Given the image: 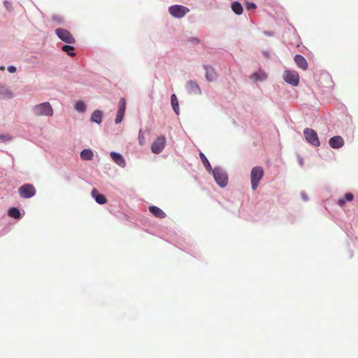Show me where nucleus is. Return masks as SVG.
<instances>
[{
    "label": "nucleus",
    "mask_w": 358,
    "mask_h": 358,
    "mask_svg": "<svg viewBox=\"0 0 358 358\" xmlns=\"http://www.w3.org/2000/svg\"><path fill=\"white\" fill-rule=\"evenodd\" d=\"M303 134L306 140L312 145L318 147L320 145V142L317 136V132L313 129L306 128L303 130Z\"/></svg>",
    "instance_id": "obj_4"
},
{
    "label": "nucleus",
    "mask_w": 358,
    "mask_h": 358,
    "mask_svg": "<svg viewBox=\"0 0 358 358\" xmlns=\"http://www.w3.org/2000/svg\"><path fill=\"white\" fill-rule=\"evenodd\" d=\"M294 61H295L296 65L301 69L306 70L307 69L308 63H307L306 59L303 56H301L300 55H296L294 57Z\"/></svg>",
    "instance_id": "obj_16"
},
{
    "label": "nucleus",
    "mask_w": 358,
    "mask_h": 358,
    "mask_svg": "<svg viewBox=\"0 0 358 358\" xmlns=\"http://www.w3.org/2000/svg\"><path fill=\"white\" fill-rule=\"evenodd\" d=\"M57 36L64 42L69 44L76 43V40L69 31L65 29L59 28L55 30Z\"/></svg>",
    "instance_id": "obj_5"
},
{
    "label": "nucleus",
    "mask_w": 358,
    "mask_h": 358,
    "mask_svg": "<svg viewBox=\"0 0 358 358\" xmlns=\"http://www.w3.org/2000/svg\"><path fill=\"white\" fill-rule=\"evenodd\" d=\"M213 176L217 183L222 187L227 186L228 177L225 171L220 168H215L213 171Z\"/></svg>",
    "instance_id": "obj_3"
},
{
    "label": "nucleus",
    "mask_w": 358,
    "mask_h": 358,
    "mask_svg": "<svg viewBox=\"0 0 358 358\" xmlns=\"http://www.w3.org/2000/svg\"><path fill=\"white\" fill-rule=\"evenodd\" d=\"M285 81L292 86H297L299 83V76L296 71H285L283 74Z\"/></svg>",
    "instance_id": "obj_8"
},
{
    "label": "nucleus",
    "mask_w": 358,
    "mask_h": 358,
    "mask_svg": "<svg viewBox=\"0 0 358 358\" xmlns=\"http://www.w3.org/2000/svg\"><path fill=\"white\" fill-rule=\"evenodd\" d=\"M110 157H111L112 159L117 165H119L120 166H122V167L125 166V164H126L125 160L124 159L123 157L121 155H120L117 152H111Z\"/></svg>",
    "instance_id": "obj_13"
},
{
    "label": "nucleus",
    "mask_w": 358,
    "mask_h": 358,
    "mask_svg": "<svg viewBox=\"0 0 358 358\" xmlns=\"http://www.w3.org/2000/svg\"><path fill=\"white\" fill-rule=\"evenodd\" d=\"M231 9L236 15H241L243 13V7L238 1H234L231 4Z\"/></svg>",
    "instance_id": "obj_23"
},
{
    "label": "nucleus",
    "mask_w": 358,
    "mask_h": 358,
    "mask_svg": "<svg viewBox=\"0 0 358 358\" xmlns=\"http://www.w3.org/2000/svg\"><path fill=\"white\" fill-rule=\"evenodd\" d=\"M92 196L96 201L99 204H104L107 202V200L104 195L100 194L97 189H93L92 191Z\"/></svg>",
    "instance_id": "obj_14"
},
{
    "label": "nucleus",
    "mask_w": 358,
    "mask_h": 358,
    "mask_svg": "<svg viewBox=\"0 0 358 358\" xmlns=\"http://www.w3.org/2000/svg\"><path fill=\"white\" fill-rule=\"evenodd\" d=\"M75 108L79 112H85L86 106L83 101H77L75 104Z\"/></svg>",
    "instance_id": "obj_28"
},
{
    "label": "nucleus",
    "mask_w": 358,
    "mask_h": 358,
    "mask_svg": "<svg viewBox=\"0 0 358 358\" xmlns=\"http://www.w3.org/2000/svg\"><path fill=\"white\" fill-rule=\"evenodd\" d=\"M171 106H172V108H173L174 112L177 115H179V111H180L179 103H178V98L175 94H173L171 95Z\"/></svg>",
    "instance_id": "obj_19"
},
{
    "label": "nucleus",
    "mask_w": 358,
    "mask_h": 358,
    "mask_svg": "<svg viewBox=\"0 0 358 358\" xmlns=\"http://www.w3.org/2000/svg\"><path fill=\"white\" fill-rule=\"evenodd\" d=\"M18 192L22 198L29 199L36 194V189L33 185L24 184L18 189Z\"/></svg>",
    "instance_id": "obj_7"
},
{
    "label": "nucleus",
    "mask_w": 358,
    "mask_h": 358,
    "mask_svg": "<svg viewBox=\"0 0 358 358\" xmlns=\"http://www.w3.org/2000/svg\"><path fill=\"white\" fill-rule=\"evenodd\" d=\"M8 215L11 217L18 219L20 217V212L16 208H11L8 210Z\"/></svg>",
    "instance_id": "obj_26"
},
{
    "label": "nucleus",
    "mask_w": 358,
    "mask_h": 358,
    "mask_svg": "<svg viewBox=\"0 0 358 358\" xmlns=\"http://www.w3.org/2000/svg\"><path fill=\"white\" fill-rule=\"evenodd\" d=\"M103 113L99 110L93 112L91 116V120L97 124H100L102 121Z\"/></svg>",
    "instance_id": "obj_18"
},
{
    "label": "nucleus",
    "mask_w": 358,
    "mask_h": 358,
    "mask_svg": "<svg viewBox=\"0 0 358 358\" xmlns=\"http://www.w3.org/2000/svg\"><path fill=\"white\" fill-rule=\"evenodd\" d=\"M0 95L6 99H10L13 96L11 91L4 86H0Z\"/></svg>",
    "instance_id": "obj_21"
},
{
    "label": "nucleus",
    "mask_w": 358,
    "mask_h": 358,
    "mask_svg": "<svg viewBox=\"0 0 358 358\" xmlns=\"http://www.w3.org/2000/svg\"><path fill=\"white\" fill-rule=\"evenodd\" d=\"M94 154L90 149H85L80 152V157L83 160H91L92 159Z\"/></svg>",
    "instance_id": "obj_20"
},
{
    "label": "nucleus",
    "mask_w": 358,
    "mask_h": 358,
    "mask_svg": "<svg viewBox=\"0 0 358 358\" xmlns=\"http://www.w3.org/2000/svg\"><path fill=\"white\" fill-rule=\"evenodd\" d=\"M186 89L189 94H201L202 92L199 85L192 80H189L186 83Z\"/></svg>",
    "instance_id": "obj_11"
},
{
    "label": "nucleus",
    "mask_w": 358,
    "mask_h": 358,
    "mask_svg": "<svg viewBox=\"0 0 358 358\" xmlns=\"http://www.w3.org/2000/svg\"><path fill=\"white\" fill-rule=\"evenodd\" d=\"M8 138H7L6 137V136L4 135H0V140H8Z\"/></svg>",
    "instance_id": "obj_32"
},
{
    "label": "nucleus",
    "mask_w": 358,
    "mask_h": 358,
    "mask_svg": "<svg viewBox=\"0 0 358 358\" xmlns=\"http://www.w3.org/2000/svg\"><path fill=\"white\" fill-rule=\"evenodd\" d=\"M126 110V100L124 98H121L119 101V108L117 112L115 118V123L119 124L122 122Z\"/></svg>",
    "instance_id": "obj_10"
},
{
    "label": "nucleus",
    "mask_w": 358,
    "mask_h": 358,
    "mask_svg": "<svg viewBox=\"0 0 358 358\" xmlns=\"http://www.w3.org/2000/svg\"><path fill=\"white\" fill-rule=\"evenodd\" d=\"M166 138L164 136H158L151 145V150L155 154H159L165 147Z\"/></svg>",
    "instance_id": "obj_9"
},
{
    "label": "nucleus",
    "mask_w": 358,
    "mask_h": 358,
    "mask_svg": "<svg viewBox=\"0 0 358 358\" xmlns=\"http://www.w3.org/2000/svg\"><path fill=\"white\" fill-rule=\"evenodd\" d=\"M199 156L206 170L210 171L212 168L205 155L203 152H200Z\"/></svg>",
    "instance_id": "obj_25"
},
{
    "label": "nucleus",
    "mask_w": 358,
    "mask_h": 358,
    "mask_svg": "<svg viewBox=\"0 0 358 358\" xmlns=\"http://www.w3.org/2000/svg\"><path fill=\"white\" fill-rule=\"evenodd\" d=\"M149 210L154 216L158 218H164L166 216V213L162 209L155 206H150Z\"/></svg>",
    "instance_id": "obj_15"
},
{
    "label": "nucleus",
    "mask_w": 358,
    "mask_h": 358,
    "mask_svg": "<svg viewBox=\"0 0 358 358\" xmlns=\"http://www.w3.org/2000/svg\"><path fill=\"white\" fill-rule=\"evenodd\" d=\"M303 199H304L305 201H306V200L308 199H307V196H305V195H304V196L303 195Z\"/></svg>",
    "instance_id": "obj_34"
},
{
    "label": "nucleus",
    "mask_w": 358,
    "mask_h": 358,
    "mask_svg": "<svg viewBox=\"0 0 358 358\" xmlns=\"http://www.w3.org/2000/svg\"><path fill=\"white\" fill-rule=\"evenodd\" d=\"M247 10H251L256 8V5L254 3L248 2L246 4Z\"/></svg>",
    "instance_id": "obj_30"
},
{
    "label": "nucleus",
    "mask_w": 358,
    "mask_h": 358,
    "mask_svg": "<svg viewBox=\"0 0 358 358\" xmlns=\"http://www.w3.org/2000/svg\"><path fill=\"white\" fill-rule=\"evenodd\" d=\"M264 169L261 166H255L252 169L250 178L252 189L253 190H255L257 188L259 181L264 176Z\"/></svg>",
    "instance_id": "obj_2"
},
{
    "label": "nucleus",
    "mask_w": 358,
    "mask_h": 358,
    "mask_svg": "<svg viewBox=\"0 0 358 358\" xmlns=\"http://www.w3.org/2000/svg\"><path fill=\"white\" fill-rule=\"evenodd\" d=\"M169 11L172 16L181 18L189 11V9L181 5H174L169 7Z\"/></svg>",
    "instance_id": "obj_6"
},
{
    "label": "nucleus",
    "mask_w": 358,
    "mask_h": 358,
    "mask_svg": "<svg viewBox=\"0 0 358 358\" xmlns=\"http://www.w3.org/2000/svg\"><path fill=\"white\" fill-rule=\"evenodd\" d=\"M4 69H5V67L3 66L0 67V70L1 71H4Z\"/></svg>",
    "instance_id": "obj_33"
},
{
    "label": "nucleus",
    "mask_w": 358,
    "mask_h": 358,
    "mask_svg": "<svg viewBox=\"0 0 358 358\" xmlns=\"http://www.w3.org/2000/svg\"><path fill=\"white\" fill-rule=\"evenodd\" d=\"M16 67L14 66H10L8 67V71L10 72V73H15L16 71Z\"/></svg>",
    "instance_id": "obj_31"
},
{
    "label": "nucleus",
    "mask_w": 358,
    "mask_h": 358,
    "mask_svg": "<svg viewBox=\"0 0 358 358\" xmlns=\"http://www.w3.org/2000/svg\"><path fill=\"white\" fill-rule=\"evenodd\" d=\"M62 50L71 57H74L76 55V53L74 52V48L72 45H63Z\"/></svg>",
    "instance_id": "obj_27"
},
{
    "label": "nucleus",
    "mask_w": 358,
    "mask_h": 358,
    "mask_svg": "<svg viewBox=\"0 0 358 358\" xmlns=\"http://www.w3.org/2000/svg\"><path fill=\"white\" fill-rule=\"evenodd\" d=\"M354 199V196L352 193H346L343 198H340L338 200V205L340 207H343L346 204V201H352Z\"/></svg>",
    "instance_id": "obj_17"
},
{
    "label": "nucleus",
    "mask_w": 358,
    "mask_h": 358,
    "mask_svg": "<svg viewBox=\"0 0 358 358\" xmlns=\"http://www.w3.org/2000/svg\"><path fill=\"white\" fill-rule=\"evenodd\" d=\"M138 141L139 144L141 145H143L145 142V137L141 129H140L138 132Z\"/></svg>",
    "instance_id": "obj_29"
},
{
    "label": "nucleus",
    "mask_w": 358,
    "mask_h": 358,
    "mask_svg": "<svg viewBox=\"0 0 358 358\" xmlns=\"http://www.w3.org/2000/svg\"><path fill=\"white\" fill-rule=\"evenodd\" d=\"M329 143L332 148L338 149L343 146L344 140L341 136H336L329 139Z\"/></svg>",
    "instance_id": "obj_12"
},
{
    "label": "nucleus",
    "mask_w": 358,
    "mask_h": 358,
    "mask_svg": "<svg viewBox=\"0 0 358 358\" xmlns=\"http://www.w3.org/2000/svg\"><path fill=\"white\" fill-rule=\"evenodd\" d=\"M206 78L208 81H213L216 78V73L213 69H206Z\"/></svg>",
    "instance_id": "obj_24"
},
{
    "label": "nucleus",
    "mask_w": 358,
    "mask_h": 358,
    "mask_svg": "<svg viewBox=\"0 0 358 358\" xmlns=\"http://www.w3.org/2000/svg\"><path fill=\"white\" fill-rule=\"evenodd\" d=\"M251 78L255 80L262 81V80H264L267 78V75L266 73H264L263 71H259V72L254 73L251 76Z\"/></svg>",
    "instance_id": "obj_22"
},
{
    "label": "nucleus",
    "mask_w": 358,
    "mask_h": 358,
    "mask_svg": "<svg viewBox=\"0 0 358 358\" xmlns=\"http://www.w3.org/2000/svg\"><path fill=\"white\" fill-rule=\"evenodd\" d=\"M32 112L36 116H48L51 117L53 115V109L49 102H44L36 105L32 108Z\"/></svg>",
    "instance_id": "obj_1"
}]
</instances>
